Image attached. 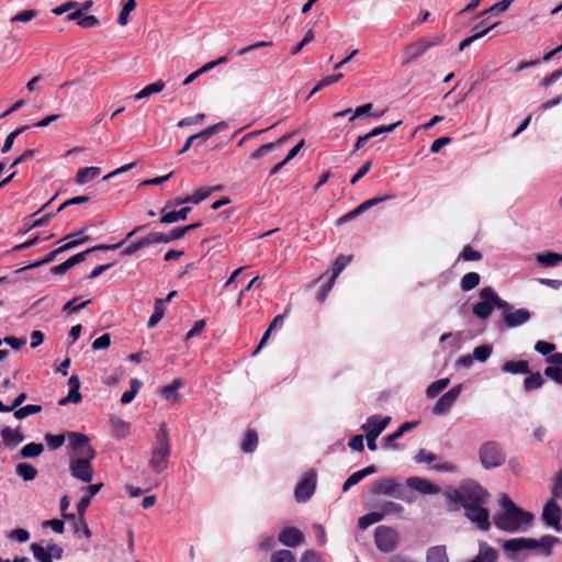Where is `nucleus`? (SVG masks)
Wrapping results in <instances>:
<instances>
[{"instance_id":"bb28decb","label":"nucleus","mask_w":562,"mask_h":562,"mask_svg":"<svg viewBox=\"0 0 562 562\" xmlns=\"http://www.w3.org/2000/svg\"><path fill=\"white\" fill-rule=\"evenodd\" d=\"M191 207L186 206L180 209L179 211H170L166 212V207L161 210L162 216L160 218V223L162 224H171L178 221H183L188 217Z\"/></svg>"},{"instance_id":"ea45409f","label":"nucleus","mask_w":562,"mask_h":562,"mask_svg":"<svg viewBox=\"0 0 562 562\" xmlns=\"http://www.w3.org/2000/svg\"><path fill=\"white\" fill-rule=\"evenodd\" d=\"M165 88V82L161 80H158L154 83L147 85L145 88H143L139 92H137L134 95L135 100H140L144 98H147L154 93L161 92Z\"/></svg>"},{"instance_id":"0eeeda50","label":"nucleus","mask_w":562,"mask_h":562,"mask_svg":"<svg viewBox=\"0 0 562 562\" xmlns=\"http://www.w3.org/2000/svg\"><path fill=\"white\" fill-rule=\"evenodd\" d=\"M420 493L422 477L412 476L406 480L405 484L397 483L393 497L411 504L417 499Z\"/></svg>"},{"instance_id":"052dcab7","label":"nucleus","mask_w":562,"mask_h":562,"mask_svg":"<svg viewBox=\"0 0 562 562\" xmlns=\"http://www.w3.org/2000/svg\"><path fill=\"white\" fill-rule=\"evenodd\" d=\"M65 439H66V437L63 434H59V435L46 434L45 435V441L47 442L48 447L52 450L59 449L64 445Z\"/></svg>"},{"instance_id":"774afa93","label":"nucleus","mask_w":562,"mask_h":562,"mask_svg":"<svg viewBox=\"0 0 562 562\" xmlns=\"http://www.w3.org/2000/svg\"><path fill=\"white\" fill-rule=\"evenodd\" d=\"M110 344H111V336H110V334L105 333L92 342V349L93 350L105 349L110 346Z\"/></svg>"},{"instance_id":"4c0bfd02","label":"nucleus","mask_w":562,"mask_h":562,"mask_svg":"<svg viewBox=\"0 0 562 562\" xmlns=\"http://www.w3.org/2000/svg\"><path fill=\"white\" fill-rule=\"evenodd\" d=\"M149 245H151V241H150V237H149V234H148L145 237H142L138 240L133 241L127 247H125L121 251V255L124 256V257L132 256L133 254H135L139 249H142V248H144L146 246H149Z\"/></svg>"},{"instance_id":"e2e57ef3","label":"nucleus","mask_w":562,"mask_h":562,"mask_svg":"<svg viewBox=\"0 0 562 562\" xmlns=\"http://www.w3.org/2000/svg\"><path fill=\"white\" fill-rule=\"evenodd\" d=\"M400 124H401V121L390 124V125L378 126V127L373 128L372 131H370L369 133H367V135L369 136V139H371L372 137H376L379 135L393 132L395 130V127Z\"/></svg>"},{"instance_id":"c9c22d12","label":"nucleus","mask_w":562,"mask_h":562,"mask_svg":"<svg viewBox=\"0 0 562 562\" xmlns=\"http://www.w3.org/2000/svg\"><path fill=\"white\" fill-rule=\"evenodd\" d=\"M43 451V443L30 442L20 450V457L22 459H34L41 456Z\"/></svg>"},{"instance_id":"f8f14e48","label":"nucleus","mask_w":562,"mask_h":562,"mask_svg":"<svg viewBox=\"0 0 562 562\" xmlns=\"http://www.w3.org/2000/svg\"><path fill=\"white\" fill-rule=\"evenodd\" d=\"M316 487V473L312 470L297 483L294 490L295 499L299 503L311 498Z\"/></svg>"},{"instance_id":"7c9ffc66","label":"nucleus","mask_w":562,"mask_h":562,"mask_svg":"<svg viewBox=\"0 0 562 562\" xmlns=\"http://www.w3.org/2000/svg\"><path fill=\"white\" fill-rule=\"evenodd\" d=\"M85 229H81L79 232H76L74 234H69L67 235L64 239L68 240L66 244H64L63 246L58 247L59 250L61 252H65L67 250H70L72 248H76L80 245H83L85 243H87L88 240H90V237L89 236H83L81 238H75L76 236H80L81 234H83Z\"/></svg>"},{"instance_id":"b1692460","label":"nucleus","mask_w":562,"mask_h":562,"mask_svg":"<svg viewBox=\"0 0 562 562\" xmlns=\"http://www.w3.org/2000/svg\"><path fill=\"white\" fill-rule=\"evenodd\" d=\"M376 472L375 465H369L362 470L353 472L342 484V491L347 492L351 486L361 482L368 475H371Z\"/></svg>"},{"instance_id":"c85d7f7f","label":"nucleus","mask_w":562,"mask_h":562,"mask_svg":"<svg viewBox=\"0 0 562 562\" xmlns=\"http://www.w3.org/2000/svg\"><path fill=\"white\" fill-rule=\"evenodd\" d=\"M221 190V186L215 187H202L194 191L190 195L184 196V201H190L192 204H199L205 199H207L212 192Z\"/></svg>"},{"instance_id":"3c124183","label":"nucleus","mask_w":562,"mask_h":562,"mask_svg":"<svg viewBox=\"0 0 562 562\" xmlns=\"http://www.w3.org/2000/svg\"><path fill=\"white\" fill-rule=\"evenodd\" d=\"M140 386L142 382L137 379H133L131 381V389L122 394L121 403L124 405L131 403L138 393Z\"/></svg>"},{"instance_id":"a19ab883","label":"nucleus","mask_w":562,"mask_h":562,"mask_svg":"<svg viewBox=\"0 0 562 562\" xmlns=\"http://www.w3.org/2000/svg\"><path fill=\"white\" fill-rule=\"evenodd\" d=\"M544 383V379L539 372L530 373L525 380H524V387L525 391L530 392L537 389H540Z\"/></svg>"},{"instance_id":"423d86ee","label":"nucleus","mask_w":562,"mask_h":562,"mask_svg":"<svg viewBox=\"0 0 562 562\" xmlns=\"http://www.w3.org/2000/svg\"><path fill=\"white\" fill-rule=\"evenodd\" d=\"M505 459V453L496 441H487L480 448V461L485 469L497 468Z\"/></svg>"},{"instance_id":"473e14b6","label":"nucleus","mask_w":562,"mask_h":562,"mask_svg":"<svg viewBox=\"0 0 562 562\" xmlns=\"http://www.w3.org/2000/svg\"><path fill=\"white\" fill-rule=\"evenodd\" d=\"M288 139H289V136H282L279 139H277L276 142L263 144L259 148H257L255 151L251 153L250 158L255 159V160L260 159L261 157H263V155L271 151L276 147L281 146Z\"/></svg>"},{"instance_id":"a211bd4d","label":"nucleus","mask_w":562,"mask_h":562,"mask_svg":"<svg viewBox=\"0 0 562 562\" xmlns=\"http://www.w3.org/2000/svg\"><path fill=\"white\" fill-rule=\"evenodd\" d=\"M67 438L69 441V447L74 451L80 452L81 454H82V452H87L88 447H91L89 445V441H90L89 437L81 432L69 431V432H67Z\"/></svg>"},{"instance_id":"4d7b16f0","label":"nucleus","mask_w":562,"mask_h":562,"mask_svg":"<svg viewBox=\"0 0 562 562\" xmlns=\"http://www.w3.org/2000/svg\"><path fill=\"white\" fill-rule=\"evenodd\" d=\"M493 347L491 345H482L473 350V358L480 362H485L492 355Z\"/></svg>"},{"instance_id":"e433bc0d","label":"nucleus","mask_w":562,"mask_h":562,"mask_svg":"<svg viewBox=\"0 0 562 562\" xmlns=\"http://www.w3.org/2000/svg\"><path fill=\"white\" fill-rule=\"evenodd\" d=\"M427 562H448L447 550L445 546H436L427 551Z\"/></svg>"},{"instance_id":"39448f33","label":"nucleus","mask_w":562,"mask_h":562,"mask_svg":"<svg viewBox=\"0 0 562 562\" xmlns=\"http://www.w3.org/2000/svg\"><path fill=\"white\" fill-rule=\"evenodd\" d=\"M97 453L92 447L87 448V452H82L81 458L72 459L69 463L70 474L85 483H90L93 477L91 461Z\"/></svg>"},{"instance_id":"69168bd1","label":"nucleus","mask_w":562,"mask_h":562,"mask_svg":"<svg viewBox=\"0 0 562 562\" xmlns=\"http://www.w3.org/2000/svg\"><path fill=\"white\" fill-rule=\"evenodd\" d=\"M59 254H61V251L59 250V248H56L55 250L48 252L42 260H38V261L34 262V263L29 265L25 269H34V268H38V267H41L43 265L49 263Z\"/></svg>"},{"instance_id":"f257e3e1","label":"nucleus","mask_w":562,"mask_h":562,"mask_svg":"<svg viewBox=\"0 0 562 562\" xmlns=\"http://www.w3.org/2000/svg\"><path fill=\"white\" fill-rule=\"evenodd\" d=\"M480 301L472 307L473 314L482 321L487 319L496 307L502 313L506 327L514 328L527 323L531 313L527 308L515 310L512 304L503 300L492 286H485L479 292Z\"/></svg>"},{"instance_id":"f704fd0d","label":"nucleus","mask_w":562,"mask_h":562,"mask_svg":"<svg viewBox=\"0 0 562 562\" xmlns=\"http://www.w3.org/2000/svg\"><path fill=\"white\" fill-rule=\"evenodd\" d=\"M15 473L24 481H33L37 476V470L31 463H18L15 467Z\"/></svg>"},{"instance_id":"49530a36","label":"nucleus","mask_w":562,"mask_h":562,"mask_svg":"<svg viewBox=\"0 0 562 562\" xmlns=\"http://www.w3.org/2000/svg\"><path fill=\"white\" fill-rule=\"evenodd\" d=\"M450 384V379L442 378L434 383H431L427 390L426 394L428 397H436L440 392H442Z\"/></svg>"},{"instance_id":"f03ea898","label":"nucleus","mask_w":562,"mask_h":562,"mask_svg":"<svg viewBox=\"0 0 562 562\" xmlns=\"http://www.w3.org/2000/svg\"><path fill=\"white\" fill-rule=\"evenodd\" d=\"M499 504L503 508V513L494 516V524L501 530L515 532L520 529L521 526L528 525L533 520L531 513L525 512L516 506L506 494H502Z\"/></svg>"},{"instance_id":"c756f323","label":"nucleus","mask_w":562,"mask_h":562,"mask_svg":"<svg viewBox=\"0 0 562 562\" xmlns=\"http://www.w3.org/2000/svg\"><path fill=\"white\" fill-rule=\"evenodd\" d=\"M1 437L5 446L10 447L24 440V435L20 429L4 427L1 430Z\"/></svg>"},{"instance_id":"412c9836","label":"nucleus","mask_w":562,"mask_h":562,"mask_svg":"<svg viewBox=\"0 0 562 562\" xmlns=\"http://www.w3.org/2000/svg\"><path fill=\"white\" fill-rule=\"evenodd\" d=\"M397 483L393 479H381L372 483V494L394 496Z\"/></svg>"},{"instance_id":"c03bdc74","label":"nucleus","mask_w":562,"mask_h":562,"mask_svg":"<svg viewBox=\"0 0 562 562\" xmlns=\"http://www.w3.org/2000/svg\"><path fill=\"white\" fill-rule=\"evenodd\" d=\"M379 508H380V510H378V512L380 514H383V518L387 515L400 516L404 512L403 506L395 502H384V503L380 504Z\"/></svg>"},{"instance_id":"37998d69","label":"nucleus","mask_w":562,"mask_h":562,"mask_svg":"<svg viewBox=\"0 0 562 562\" xmlns=\"http://www.w3.org/2000/svg\"><path fill=\"white\" fill-rule=\"evenodd\" d=\"M499 24V22L493 24V25H490V27H485L479 32H475L473 35L464 38L463 41L460 42L459 44V50H464L467 47H469L473 42H475L476 40L483 37L484 35H486L491 30H493L495 26H497Z\"/></svg>"},{"instance_id":"aec40b11","label":"nucleus","mask_w":562,"mask_h":562,"mask_svg":"<svg viewBox=\"0 0 562 562\" xmlns=\"http://www.w3.org/2000/svg\"><path fill=\"white\" fill-rule=\"evenodd\" d=\"M390 420H391V417H380L378 415H373L367 419V423H366V425H363L362 428L366 431H369V432H372V434H375L379 436L385 429V427L389 425Z\"/></svg>"},{"instance_id":"13d9d810","label":"nucleus","mask_w":562,"mask_h":562,"mask_svg":"<svg viewBox=\"0 0 562 562\" xmlns=\"http://www.w3.org/2000/svg\"><path fill=\"white\" fill-rule=\"evenodd\" d=\"M135 7H136V3L133 2V0H127L124 3V5H123V8H122V10H121V12L119 14V18H117V23L120 25L123 26V25L127 24L128 15L135 9Z\"/></svg>"},{"instance_id":"9b49d317","label":"nucleus","mask_w":562,"mask_h":562,"mask_svg":"<svg viewBox=\"0 0 562 562\" xmlns=\"http://www.w3.org/2000/svg\"><path fill=\"white\" fill-rule=\"evenodd\" d=\"M486 503H474L462 505L465 509V516L473 522H476L479 528L487 530L490 528L488 510L484 507Z\"/></svg>"},{"instance_id":"864d4df0","label":"nucleus","mask_w":562,"mask_h":562,"mask_svg":"<svg viewBox=\"0 0 562 562\" xmlns=\"http://www.w3.org/2000/svg\"><path fill=\"white\" fill-rule=\"evenodd\" d=\"M483 258L482 252L473 249L471 246L467 245L463 247L462 251L458 256V260L463 261H479Z\"/></svg>"},{"instance_id":"dca6fc26","label":"nucleus","mask_w":562,"mask_h":562,"mask_svg":"<svg viewBox=\"0 0 562 562\" xmlns=\"http://www.w3.org/2000/svg\"><path fill=\"white\" fill-rule=\"evenodd\" d=\"M122 245H123V241L113 244V245H104V244L97 245V246L86 249L85 251H81V252H78V254L71 256L70 258H68V260L71 263V266L75 267L76 265L85 261L87 256L93 251L115 250V249L120 248Z\"/></svg>"},{"instance_id":"6e6552de","label":"nucleus","mask_w":562,"mask_h":562,"mask_svg":"<svg viewBox=\"0 0 562 562\" xmlns=\"http://www.w3.org/2000/svg\"><path fill=\"white\" fill-rule=\"evenodd\" d=\"M374 540L376 548L382 552L395 550L398 543V535L395 529L387 526H379L375 529Z\"/></svg>"},{"instance_id":"de8ad7c7","label":"nucleus","mask_w":562,"mask_h":562,"mask_svg":"<svg viewBox=\"0 0 562 562\" xmlns=\"http://www.w3.org/2000/svg\"><path fill=\"white\" fill-rule=\"evenodd\" d=\"M382 519H383V514H380L378 510L371 512V513L359 518L358 526L360 529H367L369 526H371L375 522H379Z\"/></svg>"},{"instance_id":"5701e85b","label":"nucleus","mask_w":562,"mask_h":562,"mask_svg":"<svg viewBox=\"0 0 562 562\" xmlns=\"http://www.w3.org/2000/svg\"><path fill=\"white\" fill-rule=\"evenodd\" d=\"M533 546L531 538H514L503 542V549L508 553H516Z\"/></svg>"},{"instance_id":"79ce46f5","label":"nucleus","mask_w":562,"mask_h":562,"mask_svg":"<svg viewBox=\"0 0 562 562\" xmlns=\"http://www.w3.org/2000/svg\"><path fill=\"white\" fill-rule=\"evenodd\" d=\"M352 257L351 256H344V255H339L334 263H333V267H331V276H330V280L331 282H335V279L338 277V274L346 268V266L351 261Z\"/></svg>"},{"instance_id":"393cba45","label":"nucleus","mask_w":562,"mask_h":562,"mask_svg":"<svg viewBox=\"0 0 562 562\" xmlns=\"http://www.w3.org/2000/svg\"><path fill=\"white\" fill-rule=\"evenodd\" d=\"M536 261L539 266L543 268L557 267L562 262V254L553 251L538 254L536 256Z\"/></svg>"},{"instance_id":"9d476101","label":"nucleus","mask_w":562,"mask_h":562,"mask_svg":"<svg viewBox=\"0 0 562 562\" xmlns=\"http://www.w3.org/2000/svg\"><path fill=\"white\" fill-rule=\"evenodd\" d=\"M462 390V384H457L446 392L434 405L431 413L436 416H443L448 414L451 407L457 402Z\"/></svg>"},{"instance_id":"1a4fd4ad","label":"nucleus","mask_w":562,"mask_h":562,"mask_svg":"<svg viewBox=\"0 0 562 562\" xmlns=\"http://www.w3.org/2000/svg\"><path fill=\"white\" fill-rule=\"evenodd\" d=\"M541 520L543 524L558 532L562 531V508L555 499H549L542 509Z\"/></svg>"},{"instance_id":"ddd939ff","label":"nucleus","mask_w":562,"mask_h":562,"mask_svg":"<svg viewBox=\"0 0 562 562\" xmlns=\"http://www.w3.org/2000/svg\"><path fill=\"white\" fill-rule=\"evenodd\" d=\"M279 541L284 546L295 548L303 543L304 535L295 527H285L279 533Z\"/></svg>"},{"instance_id":"20e7f679","label":"nucleus","mask_w":562,"mask_h":562,"mask_svg":"<svg viewBox=\"0 0 562 562\" xmlns=\"http://www.w3.org/2000/svg\"><path fill=\"white\" fill-rule=\"evenodd\" d=\"M170 453L169 431L167 425L161 423L156 434L155 446L149 460V465L155 473H161L167 468Z\"/></svg>"},{"instance_id":"8fccbe9b","label":"nucleus","mask_w":562,"mask_h":562,"mask_svg":"<svg viewBox=\"0 0 562 562\" xmlns=\"http://www.w3.org/2000/svg\"><path fill=\"white\" fill-rule=\"evenodd\" d=\"M41 412H42V406L41 405L29 404V405H25L23 407L15 408L14 409V417L16 419H24L25 417H27L30 415L37 414V413H41Z\"/></svg>"},{"instance_id":"a878e982","label":"nucleus","mask_w":562,"mask_h":562,"mask_svg":"<svg viewBox=\"0 0 562 562\" xmlns=\"http://www.w3.org/2000/svg\"><path fill=\"white\" fill-rule=\"evenodd\" d=\"M502 370L510 374H526L530 372L529 363L526 360H509L503 363Z\"/></svg>"},{"instance_id":"58836bf2","label":"nucleus","mask_w":562,"mask_h":562,"mask_svg":"<svg viewBox=\"0 0 562 562\" xmlns=\"http://www.w3.org/2000/svg\"><path fill=\"white\" fill-rule=\"evenodd\" d=\"M481 277L477 272H468L465 273L460 282V286L462 291L468 292L473 290L480 284Z\"/></svg>"},{"instance_id":"cd10ccee","label":"nucleus","mask_w":562,"mask_h":562,"mask_svg":"<svg viewBox=\"0 0 562 562\" xmlns=\"http://www.w3.org/2000/svg\"><path fill=\"white\" fill-rule=\"evenodd\" d=\"M182 385V380L177 378L170 384L162 386L160 394L168 401L178 402L180 400L178 390L181 389Z\"/></svg>"},{"instance_id":"603ef678","label":"nucleus","mask_w":562,"mask_h":562,"mask_svg":"<svg viewBox=\"0 0 562 562\" xmlns=\"http://www.w3.org/2000/svg\"><path fill=\"white\" fill-rule=\"evenodd\" d=\"M562 498V469H560L554 477L552 479L551 484V499H561Z\"/></svg>"},{"instance_id":"72a5a7b5","label":"nucleus","mask_w":562,"mask_h":562,"mask_svg":"<svg viewBox=\"0 0 562 562\" xmlns=\"http://www.w3.org/2000/svg\"><path fill=\"white\" fill-rule=\"evenodd\" d=\"M100 175L101 169L99 167H85L78 170L76 175V182L78 184H85Z\"/></svg>"},{"instance_id":"6e6d98bb","label":"nucleus","mask_w":562,"mask_h":562,"mask_svg":"<svg viewBox=\"0 0 562 562\" xmlns=\"http://www.w3.org/2000/svg\"><path fill=\"white\" fill-rule=\"evenodd\" d=\"M29 128L27 125H23L21 127H18L16 130H14L13 132H11L4 139V143H3V146L1 148V151L3 154L8 153L11 150L12 146H13V143L15 140V138L22 134L23 132H25L26 130Z\"/></svg>"},{"instance_id":"09e8293b","label":"nucleus","mask_w":562,"mask_h":562,"mask_svg":"<svg viewBox=\"0 0 562 562\" xmlns=\"http://www.w3.org/2000/svg\"><path fill=\"white\" fill-rule=\"evenodd\" d=\"M513 3V0H502L497 3H495L494 5H492L491 8H488L487 10H484L483 12H481V16H484V15H490V16H496L498 14H501L502 12L506 11L509 5Z\"/></svg>"},{"instance_id":"680f3d73","label":"nucleus","mask_w":562,"mask_h":562,"mask_svg":"<svg viewBox=\"0 0 562 562\" xmlns=\"http://www.w3.org/2000/svg\"><path fill=\"white\" fill-rule=\"evenodd\" d=\"M271 562H296L290 550H279L271 555Z\"/></svg>"},{"instance_id":"6ab92c4d","label":"nucleus","mask_w":562,"mask_h":562,"mask_svg":"<svg viewBox=\"0 0 562 562\" xmlns=\"http://www.w3.org/2000/svg\"><path fill=\"white\" fill-rule=\"evenodd\" d=\"M531 541L533 542V546H531L530 549L540 548L546 557H550L552 554L553 546L558 544L560 542V539L555 536L546 535L541 537L539 540L531 538Z\"/></svg>"},{"instance_id":"2eb2a0df","label":"nucleus","mask_w":562,"mask_h":562,"mask_svg":"<svg viewBox=\"0 0 562 562\" xmlns=\"http://www.w3.org/2000/svg\"><path fill=\"white\" fill-rule=\"evenodd\" d=\"M90 502H91V496L85 495L80 498L79 503L77 504V512L79 515V519L77 521H75V524H74L75 532L76 533L79 532V525H80L83 529V535L86 536V538L91 537V531H90L88 524L85 519V512L88 508Z\"/></svg>"},{"instance_id":"2f4dec72","label":"nucleus","mask_w":562,"mask_h":562,"mask_svg":"<svg viewBox=\"0 0 562 562\" xmlns=\"http://www.w3.org/2000/svg\"><path fill=\"white\" fill-rule=\"evenodd\" d=\"M258 446V434L255 429H248L241 440V451L252 453Z\"/></svg>"},{"instance_id":"7ed1b4c3","label":"nucleus","mask_w":562,"mask_h":562,"mask_svg":"<svg viewBox=\"0 0 562 562\" xmlns=\"http://www.w3.org/2000/svg\"><path fill=\"white\" fill-rule=\"evenodd\" d=\"M488 493L475 481H467L454 491L453 495L443 493L449 509L458 510L460 506L474 503H486Z\"/></svg>"},{"instance_id":"338daca9","label":"nucleus","mask_w":562,"mask_h":562,"mask_svg":"<svg viewBox=\"0 0 562 562\" xmlns=\"http://www.w3.org/2000/svg\"><path fill=\"white\" fill-rule=\"evenodd\" d=\"M535 350L543 356H551V352L555 350V345L552 342L539 340L535 345Z\"/></svg>"},{"instance_id":"bf43d9fd","label":"nucleus","mask_w":562,"mask_h":562,"mask_svg":"<svg viewBox=\"0 0 562 562\" xmlns=\"http://www.w3.org/2000/svg\"><path fill=\"white\" fill-rule=\"evenodd\" d=\"M560 366L561 364L548 366L544 369V375L558 384H562V367Z\"/></svg>"},{"instance_id":"f3484780","label":"nucleus","mask_w":562,"mask_h":562,"mask_svg":"<svg viewBox=\"0 0 562 562\" xmlns=\"http://www.w3.org/2000/svg\"><path fill=\"white\" fill-rule=\"evenodd\" d=\"M498 552L485 541L479 542L477 555L469 562H497Z\"/></svg>"},{"instance_id":"0e129e2a","label":"nucleus","mask_w":562,"mask_h":562,"mask_svg":"<svg viewBox=\"0 0 562 562\" xmlns=\"http://www.w3.org/2000/svg\"><path fill=\"white\" fill-rule=\"evenodd\" d=\"M38 12L34 9L24 10L11 18V22H29L37 16Z\"/></svg>"},{"instance_id":"5fc2aeb1","label":"nucleus","mask_w":562,"mask_h":562,"mask_svg":"<svg viewBox=\"0 0 562 562\" xmlns=\"http://www.w3.org/2000/svg\"><path fill=\"white\" fill-rule=\"evenodd\" d=\"M31 550L33 552L34 558L40 562H53L52 553L47 551V549L43 548L38 543H32Z\"/></svg>"},{"instance_id":"a18cd8bd","label":"nucleus","mask_w":562,"mask_h":562,"mask_svg":"<svg viewBox=\"0 0 562 562\" xmlns=\"http://www.w3.org/2000/svg\"><path fill=\"white\" fill-rule=\"evenodd\" d=\"M164 314H165L164 301L158 299L155 302V310L148 319L147 326L149 328L155 327L160 322V319L164 317Z\"/></svg>"},{"instance_id":"4be33fe9","label":"nucleus","mask_w":562,"mask_h":562,"mask_svg":"<svg viewBox=\"0 0 562 562\" xmlns=\"http://www.w3.org/2000/svg\"><path fill=\"white\" fill-rule=\"evenodd\" d=\"M424 463L430 465L431 469L439 472H454L456 467L449 462L441 461L435 453L424 451Z\"/></svg>"},{"instance_id":"4468645a","label":"nucleus","mask_w":562,"mask_h":562,"mask_svg":"<svg viewBox=\"0 0 562 562\" xmlns=\"http://www.w3.org/2000/svg\"><path fill=\"white\" fill-rule=\"evenodd\" d=\"M69 392L66 397H63L58 401L59 405H66L68 403L79 404L82 400L80 393V380L79 376L72 374L68 380Z\"/></svg>"}]
</instances>
